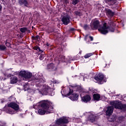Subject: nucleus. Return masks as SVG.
<instances>
[{"instance_id": "f257e3e1", "label": "nucleus", "mask_w": 126, "mask_h": 126, "mask_svg": "<svg viewBox=\"0 0 126 126\" xmlns=\"http://www.w3.org/2000/svg\"><path fill=\"white\" fill-rule=\"evenodd\" d=\"M41 108H40L38 113L39 115H45V114H51L53 113V110H54V107H53V103L51 101H43L41 103H38L37 104V106H40Z\"/></svg>"}, {"instance_id": "f03ea898", "label": "nucleus", "mask_w": 126, "mask_h": 126, "mask_svg": "<svg viewBox=\"0 0 126 126\" xmlns=\"http://www.w3.org/2000/svg\"><path fill=\"white\" fill-rule=\"evenodd\" d=\"M110 105L112 106L108 107L106 111V116H111L113 114L114 108L122 111H126V105L122 104V102L120 101H111L110 102Z\"/></svg>"}, {"instance_id": "7ed1b4c3", "label": "nucleus", "mask_w": 126, "mask_h": 126, "mask_svg": "<svg viewBox=\"0 0 126 126\" xmlns=\"http://www.w3.org/2000/svg\"><path fill=\"white\" fill-rule=\"evenodd\" d=\"M91 26L92 28L94 29H98L99 32L101 34H107L110 30V28L107 27V24H103V26H100V23L98 20H94L92 24H91Z\"/></svg>"}, {"instance_id": "20e7f679", "label": "nucleus", "mask_w": 126, "mask_h": 126, "mask_svg": "<svg viewBox=\"0 0 126 126\" xmlns=\"http://www.w3.org/2000/svg\"><path fill=\"white\" fill-rule=\"evenodd\" d=\"M36 80L37 81H35V82H38L36 83V87H39V88L37 89L39 93L42 94V95H48L49 92L51 91V88L47 85L42 86L43 84V79H40L39 81L38 80Z\"/></svg>"}, {"instance_id": "39448f33", "label": "nucleus", "mask_w": 126, "mask_h": 126, "mask_svg": "<svg viewBox=\"0 0 126 126\" xmlns=\"http://www.w3.org/2000/svg\"><path fill=\"white\" fill-rule=\"evenodd\" d=\"M8 107L9 108H12L13 110L8 109L7 113L8 114H10L11 115H13L16 114V111L19 110V105L16 103L11 102L8 105Z\"/></svg>"}, {"instance_id": "423d86ee", "label": "nucleus", "mask_w": 126, "mask_h": 126, "mask_svg": "<svg viewBox=\"0 0 126 126\" xmlns=\"http://www.w3.org/2000/svg\"><path fill=\"white\" fill-rule=\"evenodd\" d=\"M72 93H73V90L69 89V92L67 94L68 96L71 95V96L69 97V99L72 101H77V100H78V94L76 93L72 94Z\"/></svg>"}, {"instance_id": "0eeeda50", "label": "nucleus", "mask_w": 126, "mask_h": 126, "mask_svg": "<svg viewBox=\"0 0 126 126\" xmlns=\"http://www.w3.org/2000/svg\"><path fill=\"white\" fill-rule=\"evenodd\" d=\"M68 119L66 118L63 117L56 120L55 124L56 126H60L62 124H67Z\"/></svg>"}, {"instance_id": "6e6552de", "label": "nucleus", "mask_w": 126, "mask_h": 126, "mask_svg": "<svg viewBox=\"0 0 126 126\" xmlns=\"http://www.w3.org/2000/svg\"><path fill=\"white\" fill-rule=\"evenodd\" d=\"M70 17L69 16H64L62 19V21L63 22V24L64 25H67V24H69L70 22Z\"/></svg>"}, {"instance_id": "1a4fd4ad", "label": "nucleus", "mask_w": 126, "mask_h": 126, "mask_svg": "<svg viewBox=\"0 0 126 126\" xmlns=\"http://www.w3.org/2000/svg\"><path fill=\"white\" fill-rule=\"evenodd\" d=\"M82 100L84 103H88V102L91 101V96L89 94H87L86 96H83L82 98Z\"/></svg>"}, {"instance_id": "9d476101", "label": "nucleus", "mask_w": 126, "mask_h": 126, "mask_svg": "<svg viewBox=\"0 0 126 126\" xmlns=\"http://www.w3.org/2000/svg\"><path fill=\"white\" fill-rule=\"evenodd\" d=\"M96 116L94 114L91 113L89 115V117L88 119V121H90V122H92V123H94V122H95L96 121Z\"/></svg>"}, {"instance_id": "9b49d317", "label": "nucleus", "mask_w": 126, "mask_h": 126, "mask_svg": "<svg viewBox=\"0 0 126 126\" xmlns=\"http://www.w3.org/2000/svg\"><path fill=\"white\" fill-rule=\"evenodd\" d=\"M104 75L101 73H99L98 75L94 77V79L96 80V81H102L103 79H104Z\"/></svg>"}, {"instance_id": "f8f14e48", "label": "nucleus", "mask_w": 126, "mask_h": 126, "mask_svg": "<svg viewBox=\"0 0 126 126\" xmlns=\"http://www.w3.org/2000/svg\"><path fill=\"white\" fill-rule=\"evenodd\" d=\"M19 3L21 4V5H24L25 6L28 7V5H29V3L27 0H19Z\"/></svg>"}, {"instance_id": "ddd939ff", "label": "nucleus", "mask_w": 126, "mask_h": 126, "mask_svg": "<svg viewBox=\"0 0 126 126\" xmlns=\"http://www.w3.org/2000/svg\"><path fill=\"white\" fill-rule=\"evenodd\" d=\"M93 98L94 101H99L101 98V95L99 94H93Z\"/></svg>"}, {"instance_id": "4468645a", "label": "nucleus", "mask_w": 126, "mask_h": 126, "mask_svg": "<svg viewBox=\"0 0 126 126\" xmlns=\"http://www.w3.org/2000/svg\"><path fill=\"white\" fill-rule=\"evenodd\" d=\"M106 13L108 16H114V14H115V13L112 11L110 9H106Z\"/></svg>"}, {"instance_id": "2eb2a0df", "label": "nucleus", "mask_w": 126, "mask_h": 126, "mask_svg": "<svg viewBox=\"0 0 126 126\" xmlns=\"http://www.w3.org/2000/svg\"><path fill=\"white\" fill-rule=\"evenodd\" d=\"M116 120H117V116H116V115H113L112 116H111L108 119V121L110 123H114V122H116Z\"/></svg>"}, {"instance_id": "dca6fc26", "label": "nucleus", "mask_w": 126, "mask_h": 126, "mask_svg": "<svg viewBox=\"0 0 126 126\" xmlns=\"http://www.w3.org/2000/svg\"><path fill=\"white\" fill-rule=\"evenodd\" d=\"M18 81V79L17 77H11L10 79V83L11 84H15Z\"/></svg>"}, {"instance_id": "f3484780", "label": "nucleus", "mask_w": 126, "mask_h": 126, "mask_svg": "<svg viewBox=\"0 0 126 126\" xmlns=\"http://www.w3.org/2000/svg\"><path fill=\"white\" fill-rule=\"evenodd\" d=\"M48 68L51 69L52 70H56L57 68L55 66V65L53 63H50L48 65Z\"/></svg>"}, {"instance_id": "a211bd4d", "label": "nucleus", "mask_w": 126, "mask_h": 126, "mask_svg": "<svg viewBox=\"0 0 126 126\" xmlns=\"http://www.w3.org/2000/svg\"><path fill=\"white\" fill-rule=\"evenodd\" d=\"M26 72L27 71L25 70L21 71L19 72V75H20V76H22V77H24V78H25V77H26Z\"/></svg>"}, {"instance_id": "6ab92c4d", "label": "nucleus", "mask_w": 126, "mask_h": 126, "mask_svg": "<svg viewBox=\"0 0 126 126\" xmlns=\"http://www.w3.org/2000/svg\"><path fill=\"white\" fill-rule=\"evenodd\" d=\"M32 76V73L27 71L26 74V77H25V78H31Z\"/></svg>"}, {"instance_id": "aec40b11", "label": "nucleus", "mask_w": 126, "mask_h": 126, "mask_svg": "<svg viewBox=\"0 0 126 126\" xmlns=\"http://www.w3.org/2000/svg\"><path fill=\"white\" fill-rule=\"evenodd\" d=\"M24 89L25 91H27V90H29V85L28 83L25 84L24 86Z\"/></svg>"}, {"instance_id": "412c9836", "label": "nucleus", "mask_w": 126, "mask_h": 126, "mask_svg": "<svg viewBox=\"0 0 126 126\" xmlns=\"http://www.w3.org/2000/svg\"><path fill=\"white\" fill-rule=\"evenodd\" d=\"M92 56H93V53H88L86 54L84 58L85 59H88V58H90Z\"/></svg>"}, {"instance_id": "4be33fe9", "label": "nucleus", "mask_w": 126, "mask_h": 126, "mask_svg": "<svg viewBox=\"0 0 126 126\" xmlns=\"http://www.w3.org/2000/svg\"><path fill=\"white\" fill-rule=\"evenodd\" d=\"M20 31L22 33H25L27 31V28H21Z\"/></svg>"}, {"instance_id": "5701e85b", "label": "nucleus", "mask_w": 126, "mask_h": 126, "mask_svg": "<svg viewBox=\"0 0 126 126\" xmlns=\"http://www.w3.org/2000/svg\"><path fill=\"white\" fill-rule=\"evenodd\" d=\"M78 2H79V0H73L72 3L74 5H75L76 4H77V3H78Z\"/></svg>"}, {"instance_id": "b1692460", "label": "nucleus", "mask_w": 126, "mask_h": 126, "mask_svg": "<svg viewBox=\"0 0 126 126\" xmlns=\"http://www.w3.org/2000/svg\"><path fill=\"white\" fill-rule=\"evenodd\" d=\"M6 49V47L4 45H0V51H4Z\"/></svg>"}, {"instance_id": "393cba45", "label": "nucleus", "mask_w": 126, "mask_h": 126, "mask_svg": "<svg viewBox=\"0 0 126 126\" xmlns=\"http://www.w3.org/2000/svg\"><path fill=\"white\" fill-rule=\"evenodd\" d=\"M4 75L5 77H7V78H9V77H11V76H12V75H11V74H4Z\"/></svg>"}, {"instance_id": "a878e982", "label": "nucleus", "mask_w": 126, "mask_h": 126, "mask_svg": "<svg viewBox=\"0 0 126 126\" xmlns=\"http://www.w3.org/2000/svg\"><path fill=\"white\" fill-rule=\"evenodd\" d=\"M83 28L84 29H85V30H87L88 28V26L87 25H84Z\"/></svg>"}, {"instance_id": "bb28decb", "label": "nucleus", "mask_w": 126, "mask_h": 126, "mask_svg": "<svg viewBox=\"0 0 126 126\" xmlns=\"http://www.w3.org/2000/svg\"><path fill=\"white\" fill-rule=\"evenodd\" d=\"M116 3L112 4V8H116L117 5L115 4Z\"/></svg>"}, {"instance_id": "cd10ccee", "label": "nucleus", "mask_w": 126, "mask_h": 126, "mask_svg": "<svg viewBox=\"0 0 126 126\" xmlns=\"http://www.w3.org/2000/svg\"><path fill=\"white\" fill-rule=\"evenodd\" d=\"M43 59H44V57H43V55H40V56H39V60L40 61H42V60H43Z\"/></svg>"}, {"instance_id": "c85d7f7f", "label": "nucleus", "mask_w": 126, "mask_h": 126, "mask_svg": "<svg viewBox=\"0 0 126 126\" xmlns=\"http://www.w3.org/2000/svg\"><path fill=\"white\" fill-rule=\"evenodd\" d=\"M124 117H120L119 118V121H118V123H120V121H122V120H124Z\"/></svg>"}, {"instance_id": "c756f323", "label": "nucleus", "mask_w": 126, "mask_h": 126, "mask_svg": "<svg viewBox=\"0 0 126 126\" xmlns=\"http://www.w3.org/2000/svg\"><path fill=\"white\" fill-rule=\"evenodd\" d=\"M75 14H76V15H80V12H78V11H76L75 12Z\"/></svg>"}, {"instance_id": "7c9ffc66", "label": "nucleus", "mask_w": 126, "mask_h": 126, "mask_svg": "<svg viewBox=\"0 0 126 126\" xmlns=\"http://www.w3.org/2000/svg\"><path fill=\"white\" fill-rule=\"evenodd\" d=\"M89 38H90L91 41H93V37L90 36Z\"/></svg>"}, {"instance_id": "2f4dec72", "label": "nucleus", "mask_w": 126, "mask_h": 126, "mask_svg": "<svg viewBox=\"0 0 126 126\" xmlns=\"http://www.w3.org/2000/svg\"><path fill=\"white\" fill-rule=\"evenodd\" d=\"M39 50V51H40V48L38 47H34V50Z\"/></svg>"}, {"instance_id": "473e14b6", "label": "nucleus", "mask_w": 126, "mask_h": 126, "mask_svg": "<svg viewBox=\"0 0 126 126\" xmlns=\"http://www.w3.org/2000/svg\"><path fill=\"white\" fill-rule=\"evenodd\" d=\"M111 32H114L115 31V29L114 28H111V30H110Z\"/></svg>"}, {"instance_id": "72a5a7b5", "label": "nucleus", "mask_w": 126, "mask_h": 126, "mask_svg": "<svg viewBox=\"0 0 126 126\" xmlns=\"http://www.w3.org/2000/svg\"><path fill=\"white\" fill-rule=\"evenodd\" d=\"M70 30L71 31H74V28H71Z\"/></svg>"}, {"instance_id": "f704fd0d", "label": "nucleus", "mask_w": 126, "mask_h": 126, "mask_svg": "<svg viewBox=\"0 0 126 126\" xmlns=\"http://www.w3.org/2000/svg\"><path fill=\"white\" fill-rule=\"evenodd\" d=\"M2 8V7L1 6V5H0V10H1Z\"/></svg>"}, {"instance_id": "c9c22d12", "label": "nucleus", "mask_w": 126, "mask_h": 126, "mask_svg": "<svg viewBox=\"0 0 126 126\" xmlns=\"http://www.w3.org/2000/svg\"><path fill=\"white\" fill-rule=\"evenodd\" d=\"M108 1H114V0H108Z\"/></svg>"}, {"instance_id": "e433bc0d", "label": "nucleus", "mask_w": 126, "mask_h": 126, "mask_svg": "<svg viewBox=\"0 0 126 126\" xmlns=\"http://www.w3.org/2000/svg\"><path fill=\"white\" fill-rule=\"evenodd\" d=\"M65 2H66V3L68 2V1H67V0H66L65 1Z\"/></svg>"}, {"instance_id": "4c0bfd02", "label": "nucleus", "mask_w": 126, "mask_h": 126, "mask_svg": "<svg viewBox=\"0 0 126 126\" xmlns=\"http://www.w3.org/2000/svg\"><path fill=\"white\" fill-rule=\"evenodd\" d=\"M87 36H88V35H87L86 36V37H87Z\"/></svg>"}, {"instance_id": "58836bf2", "label": "nucleus", "mask_w": 126, "mask_h": 126, "mask_svg": "<svg viewBox=\"0 0 126 126\" xmlns=\"http://www.w3.org/2000/svg\"><path fill=\"white\" fill-rule=\"evenodd\" d=\"M6 44H7V43H6Z\"/></svg>"}]
</instances>
